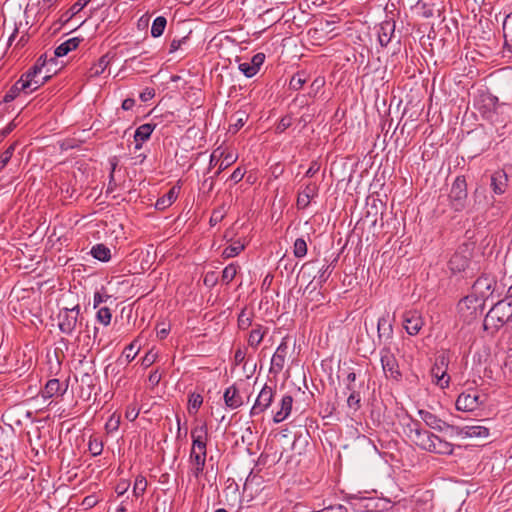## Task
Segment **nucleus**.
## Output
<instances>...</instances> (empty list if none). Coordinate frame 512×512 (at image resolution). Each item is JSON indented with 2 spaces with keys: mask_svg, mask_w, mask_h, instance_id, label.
Wrapping results in <instances>:
<instances>
[{
  "mask_svg": "<svg viewBox=\"0 0 512 512\" xmlns=\"http://www.w3.org/2000/svg\"><path fill=\"white\" fill-rule=\"evenodd\" d=\"M192 447L189 454L190 473L196 479L202 475L206 463L208 429L206 424L191 430Z\"/></svg>",
  "mask_w": 512,
  "mask_h": 512,
  "instance_id": "1",
  "label": "nucleus"
},
{
  "mask_svg": "<svg viewBox=\"0 0 512 512\" xmlns=\"http://www.w3.org/2000/svg\"><path fill=\"white\" fill-rule=\"evenodd\" d=\"M485 303L478 296L468 295L457 304V314L461 320H478L484 315Z\"/></svg>",
  "mask_w": 512,
  "mask_h": 512,
  "instance_id": "2",
  "label": "nucleus"
},
{
  "mask_svg": "<svg viewBox=\"0 0 512 512\" xmlns=\"http://www.w3.org/2000/svg\"><path fill=\"white\" fill-rule=\"evenodd\" d=\"M467 182L463 175L457 176L452 183L448 199L451 209L455 212H461L465 209L467 203Z\"/></svg>",
  "mask_w": 512,
  "mask_h": 512,
  "instance_id": "3",
  "label": "nucleus"
},
{
  "mask_svg": "<svg viewBox=\"0 0 512 512\" xmlns=\"http://www.w3.org/2000/svg\"><path fill=\"white\" fill-rule=\"evenodd\" d=\"M405 433L418 447L428 451L432 445L434 434L423 430L419 421L410 419L405 425Z\"/></svg>",
  "mask_w": 512,
  "mask_h": 512,
  "instance_id": "4",
  "label": "nucleus"
},
{
  "mask_svg": "<svg viewBox=\"0 0 512 512\" xmlns=\"http://www.w3.org/2000/svg\"><path fill=\"white\" fill-rule=\"evenodd\" d=\"M118 304L116 299L107 293L96 292L93 299V309H96V320H111L113 308Z\"/></svg>",
  "mask_w": 512,
  "mask_h": 512,
  "instance_id": "5",
  "label": "nucleus"
},
{
  "mask_svg": "<svg viewBox=\"0 0 512 512\" xmlns=\"http://www.w3.org/2000/svg\"><path fill=\"white\" fill-rule=\"evenodd\" d=\"M448 365L449 356L446 353H441L437 356L436 361L431 368V376L434 383L442 389L449 386L450 377L447 375Z\"/></svg>",
  "mask_w": 512,
  "mask_h": 512,
  "instance_id": "6",
  "label": "nucleus"
},
{
  "mask_svg": "<svg viewBox=\"0 0 512 512\" xmlns=\"http://www.w3.org/2000/svg\"><path fill=\"white\" fill-rule=\"evenodd\" d=\"M37 66L30 67L25 73L21 75L22 81L31 83L30 90L32 92L36 91L38 88H40L42 85H44L46 82H48L51 79V68H47L45 73L42 75V72L37 70Z\"/></svg>",
  "mask_w": 512,
  "mask_h": 512,
  "instance_id": "7",
  "label": "nucleus"
},
{
  "mask_svg": "<svg viewBox=\"0 0 512 512\" xmlns=\"http://www.w3.org/2000/svg\"><path fill=\"white\" fill-rule=\"evenodd\" d=\"M319 186L316 182L303 183L297 193L296 206L299 210L307 208L310 201L318 195Z\"/></svg>",
  "mask_w": 512,
  "mask_h": 512,
  "instance_id": "8",
  "label": "nucleus"
},
{
  "mask_svg": "<svg viewBox=\"0 0 512 512\" xmlns=\"http://www.w3.org/2000/svg\"><path fill=\"white\" fill-rule=\"evenodd\" d=\"M511 317L512 302L501 300L485 314L484 320H511Z\"/></svg>",
  "mask_w": 512,
  "mask_h": 512,
  "instance_id": "9",
  "label": "nucleus"
},
{
  "mask_svg": "<svg viewBox=\"0 0 512 512\" xmlns=\"http://www.w3.org/2000/svg\"><path fill=\"white\" fill-rule=\"evenodd\" d=\"M482 401L476 391L461 393L456 400V408L460 411L470 412L476 410Z\"/></svg>",
  "mask_w": 512,
  "mask_h": 512,
  "instance_id": "10",
  "label": "nucleus"
},
{
  "mask_svg": "<svg viewBox=\"0 0 512 512\" xmlns=\"http://www.w3.org/2000/svg\"><path fill=\"white\" fill-rule=\"evenodd\" d=\"M381 364L386 377L395 380L401 377L396 357L389 350L381 351Z\"/></svg>",
  "mask_w": 512,
  "mask_h": 512,
  "instance_id": "11",
  "label": "nucleus"
},
{
  "mask_svg": "<svg viewBox=\"0 0 512 512\" xmlns=\"http://www.w3.org/2000/svg\"><path fill=\"white\" fill-rule=\"evenodd\" d=\"M418 415L421 420L431 429H434L439 432L451 431L454 433L455 427L441 420L435 414L427 411V410H419Z\"/></svg>",
  "mask_w": 512,
  "mask_h": 512,
  "instance_id": "12",
  "label": "nucleus"
},
{
  "mask_svg": "<svg viewBox=\"0 0 512 512\" xmlns=\"http://www.w3.org/2000/svg\"><path fill=\"white\" fill-rule=\"evenodd\" d=\"M286 337L283 338L282 343L278 346L276 349V352L273 354L271 359V367L269 370V375H273V377L276 379L277 376L282 373L284 365H285V359H286V343H285Z\"/></svg>",
  "mask_w": 512,
  "mask_h": 512,
  "instance_id": "13",
  "label": "nucleus"
},
{
  "mask_svg": "<svg viewBox=\"0 0 512 512\" xmlns=\"http://www.w3.org/2000/svg\"><path fill=\"white\" fill-rule=\"evenodd\" d=\"M273 399V392L270 387L264 386L260 391L253 407L251 408V416H255L267 409Z\"/></svg>",
  "mask_w": 512,
  "mask_h": 512,
  "instance_id": "14",
  "label": "nucleus"
},
{
  "mask_svg": "<svg viewBox=\"0 0 512 512\" xmlns=\"http://www.w3.org/2000/svg\"><path fill=\"white\" fill-rule=\"evenodd\" d=\"M496 284V281L490 275H482L477 278V280L473 284V290L480 295L479 298L484 300L485 297H488L493 292V287Z\"/></svg>",
  "mask_w": 512,
  "mask_h": 512,
  "instance_id": "15",
  "label": "nucleus"
},
{
  "mask_svg": "<svg viewBox=\"0 0 512 512\" xmlns=\"http://www.w3.org/2000/svg\"><path fill=\"white\" fill-rule=\"evenodd\" d=\"M454 433L463 438H485L489 435V429L480 425H472L462 428L455 427Z\"/></svg>",
  "mask_w": 512,
  "mask_h": 512,
  "instance_id": "16",
  "label": "nucleus"
},
{
  "mask_svg": "<svg viewBox=\"0 0 512 512\" xmlns=\"http://www.w3.org/2000/svg\"><path fill=\"white\" fill-rule=\"evenodd\" d=\"M30 85H31V83H29V82L24 83L22 81V79L20 78L5 93V95L3 97V102L9 103V102L13 101L16 97L19 96V94L21 92H23L26 95L32 93V91L29 89Z\"/></svg>",
  "mask_w": 512,
  "mask_h": 512,
  "instance_id": "17",
  "label": "nucleus"
},
{
  "mask_svg": "<svg viewBox=\"0 0 512 512\" xmlns=\"http://www.w3.org/2000/svg\"><path fill=\"white\" fill-rule=\"evenodd\" d=\"M179 193V186L171 187L167 193L157 199L155 208L159 211H164L169 208L177 200Z\"/></svg>",
  "mask_w": 512,
  "mask_h": 512,
  "instance_id": "18",
  "label": "nucleus"
},
{
  "mask_svg": "<svg viewBox=\"0 0 512 512\" xmlns=\"http://www.w3.org/2000/svg\"><path fill=\"white\" fill-rule=\"evenodd\" d=\"M68 385L61 384L58 379H50L41 392L43 398L48 399L54 396L63 395L67 390Z\"/></svg>",
  "mask_w": 512,
  "mask_h": 512,
  "instance_id": "19",
  "label": "nucleus"
},
{
  "mask_svg": "<svg viewBox=\"0 0 512 512\" xmlns=\"http://www.w3.org/2000/svg\"><path fill=\"white\" fill-rule=\"evenodd\" d=\"M394 31L395 23L393 21H384L379 25L377 35L378 41L382 47H385L390 43Z\"/></svg>",
  "mask_w": 512,
  "mask_h": 512,
  "instance_id": "20",
  "label": "nucleus"
},
{
  "mask_svg": "<svg viewBox=\"0 0 512 512\" xmlns=\"http://www.w3.org/2000/svg\"><path fill=\"white\" fill-rule=\"evenodd\" d=\"M508 177L504 170H497L491 175V188L497 195H501L506 191Z\"/></svg>",
  "mask_w": 512,
  "mask_h": 512,
  "instance_id": "21",
  "label": "nucleus"
},
{
  "mask_svg": "<svg viewBox=\"0 0 512 512\" xmlns=\"http://www.w3.org/2000/svg\"><path fill=\"white\" fill-rule=\"evenodd\" d=\"M470 262V259L460 252H455L449 262L448 266L452 273H459L462 271H465V269L468 267Z\"/></svg>",
  "mask_w": 512,
  "mask_h": 512,
  "instance_id": "22",
  "label": "nucleus"
},
{
  "mask_svg": "<svg viewBox=\"0 0 512 512\" xmlns=\"http://www.w3.org/2000/svg\"><path fill=\"white\" fill-rule=\"evenodd\" d=\"M224 401L227 407L236 409L243 404L242 398L239 395L238 389L233 385L228 387L224 392Z\"/></svg>",
  "mask_w": 512,
  "mask_h": 512,
  "instance_id": "23",
  "label": "nucleus"
},
{
  "mask_svg": "<svg viewBox=\"0 0 512 512\" xmlns=\"http://www.w3.org/2000/svg\"><path fill=\"white\" fill-rule=\"evenodd\" d=\"M140 347H141V345L139 343V340L138 339L133 340L129 345H127L124 348V350H123L121 356L118 358L117 362L119 364H122L123 362L130 363L137 356V354L140 350Z\"/></svg>",
  "mask_w": 512,
  "mask_h": 512,
  "instance_id": "24",
  "label": "nucleus"
},
{
  "mask_svg": "<svg viewBox=\"0 0 512 512\" xmlns=\"http://www.w3.org/2000/svg\"><path fill=\"white\" fill-rule=\"evenodd\" d=\"M82 38L80 37H73L65 42L61 43L59 46H57L54 50V56L55 57H63L67 55L69 52L77 49L79 44L82 42Z\"/></svg>",
  "mask_w": 512,
  "mask_h": 512,
  "instance_id": "25",
  "label": "nucleus"
},
{
  "mask_svg": "<svg viewBox=\"0 0 512 512\" xmlns=\"http://www.w3.org/2000/svg\"><path fill=\"white\" fill-rule=\"evenodd\" d=\"M91 0H78L59 18L61 25H66L72 20L82 9H84Z\"/></svg>",
  "mask_w": 512,
  "mask_h": 512,
  "instance_id": "26",
  "label": "nucleus"
},
{
  "mask_svg": "<svg viewBox=\"0 0 512 512\" xmlns=\"http://www.w3.org/2000/svg\"><path fill=\"white\" fill-rule=\"evenodd\" d=\"M428 452L442 455H450L453 453V445L435 435L432 445Z\"/></svg>",
  "mask_w": 512,
  "mask_h": 512,
  "instance_id": "27",
  "label": "nucleus"
},
{
  "mask_svg": "<svg viewBox=\"0 0 512 512\" xmlns=\"http://www.w3.org/2000/svg\"><path fill=\"white\" fill-rule=\"evenodd\" d=\"M110 64L108 54L101 56L96 63H94L88 71V77L95 78L100 76Z\"/></svg>",
  "mask_w": 512,
  "mask_h": 512,
  "instance_id": "28",
  "label": "nucleus"
},
{
  "mask_svg": "<svg viewBox=\"0 0 512 512\" xmlns=\"http://www.w3.org/2000/svg\"><path fill=\"white\" fill-rule=\"evenodd\" d=\"M156 128V124L152 123H145L140 125L134 133V140L135 142L139 141H147L150 139L151 134Z\"/></svg>",
  "mask_w": 512,
  "mask_h": 512,
  "instance_id": "29",
  "label": "nucleus"
},
{
  "mask_svg": "<svg viewBox=\"0 0 512 512\" xmlns=\"http://www.w3.org/2000/svg\"><path fill=\"white\" fill-rule=\"evenodd\" d=\"M90 253L95 259H97L101 262H108L111 259V251L104 244L94 245L92 247Z\"/></svg>",
  "mask_w": 512,
  "mask_h": 512,
  "instance_id": "30",
  "label": "nucleus"
},
{
  "mask_svg": "<svg viewBox=\"0 0 512 512\" xmlns=\"http://www.w3.org/2000/svg\"><path fill=\"white\" fill-rule=\"evenodd\" d=\"M504 45L512 51V13L508 14L503 21Z\"/></svg>",
  "mask_w": 512,
  "mask_h": 512,
  "instance_id": "31",
  "label": "nucleus"
},
{
  "mask_svg": "<svg viewBox=\"0 0 512 512\" xmlns=\"http://www.w3.org/2000/svg\"><path fill=\"white\" fill-rule=\"evenodd\" d=\"M309 74L304 71H297L290 77V89L298 90L308 81Z\"/></svg>",
  "mask_w": 512,
  "mask_h": 512,
  "instance_id": "32",
  "label": "nucleus"
},
{
  "mask_svg": "<svg viewBox=\"0 0 512 512\" xmlns=\"http://www.w3.org/2000/svg\"><path fill=\"white\" fill-rule=\"evenodd\" d=\"M237 160V156L234 155L232 152H227L224 149V155L221 157V162L219 164V167L217 171L215 172V177H218L221 172H223L225 169H227L229 166H231L233 163H235Z\"/></svg>",
  "mask_w": 512,
  "mask_h": 512,
  "instance_id": "33",
  "label": "nucleus"
},
{
  "mask_svg": "<svg viewBox=\"0 0 512 512\" xmlns=\"http://www.w3.org/2000/svg\"><path fill=\"white\" fill-rule=\"evenodd\" d=\"M167 25V20L164 16H158L154 19L151 26V35L154 38L160 37Z\"/></svg>",
  "mask_w": 512,
  "mask_h": 512,
  "instance_id": "34",
  "label": "nucleus"
},
{
  "mask_svg": "<svg viewBox=\"0 0 512 512\" xmlns=\"http://www.w3.org/2000/svg\"><path fill=\"white\" fill-rule=\"evenodd\" d=\"M288 417V395H283L281 399V409L273 416L274 423H280Z\"/></svg>",
  "mask_w": 512,
  "mask_h": 512,
  "instance_id": "35",
  "label": "nucleus"
},
{
  "mask_svg": "<svg viewBox=\"0 0 512 512\" xmlns=\"http://www.w3.org/2000/svg\"><path fill=\"white\" fill-rule=\"evenodd\" d=\"M18 143L13 142L10 144L4 152L0 154V172L6 167V165L10 162L14 151L17 147Z\"/></svg>",
  "mask_w": 512,
  "mask_h": 512,
  "instance_id": "36",
  "label": "nucleus"
},
{
  "mask_svg": "<svg viewBox=\"0 0 512 512\" xmlns=\"http://www.w3.org/2000/svg\"><path fill=\"white\" fill-rule=\"evenodd\" d=\"M265 331L262 330L261 326L252 329L249 333L248 344L249 346L256 348L262 341Z\"/></svg>",
  "mask_w": 512,
  "mask_h": 512,
  "instance_id": "37",
  "label": "nucleus"
},
{
  "mask_svg": "<svg viewBox=\"0 0 512 512\" xmlns=\"http://www.w3.org/2000/svg\"><path fill=\"white\" fill-rule=\"evenodd\" d=\"M238 266L236 264L227 265L222 271L221 281L224 284H229L237 275Z\"/></svg>",
  "mask_w": 512,
  "mask_h": 512,
  "instance_id": "38",
  "label": "nucleus"
},
{
  "mask_svg": "<svg viewBox=\"0 0 512 512\" xmlns=\"http://www.w3.org/2000/svg\"><path fill=\"white\" fill-rule=\"evenodd\" d=\"M243 250L244 245L240 241H235L224 249L223 256L225 258H232L237 256Z\"/></svg>",
  "mask_w": 512,
  "mask_h": 512,
  "instance_id": "39",
  "label": "nucleus"
},
{
  "mask_svg": "<svg viewBox=\"0 0 512 512\" xmlns=\"http://www.w3.org/2000/svg\"><path fill=\"white\" fill-rule=\"evenodd\" d=\"M203 403V397L200 394L192 393L188 400L189 413H196Z\"/></svg>",
  "mask_w": 512,
  "mask_h": 512,
  "instance_id": "40",
  "label": "nucleus"
},
{
  "mask_svg": "<svg viewBox=\"0 0 512 512\" xmlns=\"http://www.w3.org/2000/svg\"><path fill=\"white\" fill-rule=\"evenodd\" d=\"M147 488V480L144 476L138 475L133 486V493L136 497L142 496Z\"/></svg>",
  "mask_w": 512,
  "mask_h": 512,
  "instance_id": "41",
  "label": "nucleus"
},
{
  "mask_svg": "<svg viewBox=\"0 0 512 512\" xmlns=\"http://www.w3.org/2000/svg\"><path fill=\"white\" fill-rule=\"evenodd\" d=\"M293 253L297 258H302L307 254V243L304 238H297L293 245Z\"/></svg>",
  "mask_w": 512,
  "mask_h": 512,
  "instance_id": "42",
  "label": "nucleus"
},
{
  "mask_svg": "<svg viewBox=\"0 0 512 512\" xmlns=\"http://www.w3.org/2000/svg\"><path fill=\"white\" fill-rule=\"evenodd\" d=\"M88 450L93 456H98L103 451V443L97 438L90 439L88 443Z\"/></svg>",
  "mask_w": 512,
  "mask_h": 512,
  "instance_id": "43",
  "label": "nucleus"
},
{
  "mask_svg": "<svg viewBox=\"0 0 512 512\" xmlns=\"http://www.w3.org/2000/svg\"><path fill=\"white\" fill-rule=\"evenodd\" d=\"M224 155V149L222 147H218L216 148L212 154L210 155V160H209V167H208V173L210 172V170L215 166L217 165V163L219 162V160L221 159V157Z\"/></svg>",
  "mask_w": 512,
  "mask_h": 512,
  "instance_id": "44",
  "label": "nucleus"
},
{
  "mask_svg": "<svg viewBox=\"0 0 512 512\" xmlns=\"http://www.w3.org/2000/svg\"><path fill=\"white\" fill-rule=\"evenodd\" d=\"M156 334L159 339H164L167 337L171 330V326L169 322H158L156 326Z\"/></svg>",
  "mask_w": 512,
  "mask_h": 512,
  "instance_id": "45",
  "label": "nucleus"
},
{
  "mask_svg": "<svg viewBox=\"0 0 512 512\" xmlns=\"http://www.w3.org/2000/svg\"><path fill=\"white\" fill-rule=\"evenodd\" d=\"M285 168H286V165L285 163H282L280 161H277V162H274L271 167H270V171H271V175L274 179H277L278 177H280L281 175H283L284 171H285Z\"/></svg>",
  "mask_w": 512,
  "mask_h": 512,
  "instance_id": "46",
  "label": "nucleus"
},
{
  "mask_svg": "<svg viewBox=\"0 0 512 512\" xmlns=\"http://www.w3.org/2000/svg\"><path fill=\"white\" fill-rule=\"evenodd\" d=\"M239 70L248 78H251L257 74L256 69L250 62L240 63Z\"/></svg>",
  "mask_w": 512,
  "mask_h": 512,
  "instance_id": "47",
  "label": "nucleus"
},
{
  "mask_svg": "<svg viewBox=\"0 0 512 512\" xmlns=\"http://www.w3.org/2000/svg\"><path fill=\"white\" fill-rule=\"evenodd\" d=\"M352 392L350 393L348 399H347V405L352 408L353 410H357L360 406V401H361V398H360V394L351 390Z\"/></svg>",
  "mask_w": 512,
  "mask_h": 512,
  "instance_id": "48",
  "label": "nucleus"
},
{
  "mask_svg": "<svg viewBox=\"0 0 512 512\" xmlns=\"http://www.w3.org/2000/svg\"><path fill=\"white\" fill-rule=\"evenodd\" d=\"M203 283L207 287H214L218 283V275L214 271H209L205 274Z\"/></svg>",
  "mask_w": 512,
  "mask_h": 512,
  "instance_id": "49",
  "label": "nucleus"
},
{
  "mask_svg": "<svg viewBox=\"0 0 512 512\" xmlns=\"http://www.w3.org/2000/svg\"><path fill=\"white\" fill-rule=\"evenodd\" d=\"M404 328L409 335H416L422 328V322H406Z\"/></svg>",
  "mask_w": 512,
  "mask_h": 512,
  "instance_id": "50",
  "label": "nucleus"
},
{
  "mask_svg": "<svg viewBox=\"0 0 512 512\" xmlns=\"http://www.w3.org/2000/svg\"><path fill=\"white\" fill-rule=\"evenodd\" d=\"M319 169L320 165L316 161L311 162L309 168L304 173L300 182H302L304 178H312L319 171Z\"/></svg>",
  "mask_w": 512,
  "mask_h": 512,
  "instance_id": "51",
  "label": "nucleus"
},
{
  "mask_svg": "<svg viewBox=\"0 0 512 512\" xmlns=\"http://www.w3.org/2000/svg\"><path fill=\"white\" fill-rule=\"evenodd\" d=\"M77 322H58V327L64 334H71L76 328Z\"/></svg>",
  "mask_w": 512,
  "mask_h": 512,
  "instance_id": "52",
  "label": "nucleus"
},
{
  "mask_svg": "<svg viewBox=\"0 0 512 512\" xmlns=\"http://www.w3.org/2000/svg\"><path fill=\"white\" fill-rule=\"evenodd\" d=\"M154 97L155 89L151 87H146L139 95V98L142 102H148Z\"/></svg>",
  "mask_w": 512,
  "mask_h": 512,
  "instance_id": "53",
  "label": "nucleus"
},
{
  "mask_svg": "<svg viewBox=\"0 0 512 512\" xmlns=\"http://www.w3.org/2000/svg\"><path fill=\"white\" fill-rule=\"evenodd\" d=\"M66 320H77L80 316V307L79 305H75L74 307L68 309L66 308Z\"/></svg>",
  "mask_w": 512,
  "mask_h": 512,
  "instance_id": "54",
  "label": "nucleus"
},
{
  "mask_svg": "<svg viewBox=\"0 0 512 512\" xmlns=\"http://www.w3.org/2000/svg\"><path fill=\"white\" fill-rule=\"evenodd\" d=\"M264 61H265V55L263 53H257L251 58L250 63L253 65V67L258 72L261 65L264 63Z\"/></svg>",
  "mask_w": 512,
  "mask_h": 512,
  "instance_id": "55",
  "label": "nucleus"
},
{
  "mask_svg": "<svg viewBox=\"0 0 512 512\" xmlns=\"http://www.w3.org/2000/svg\"><path fill=\"white\" fill-rule=\"evenodd\" d=\"M284 432L285 430H272L270 434L272 436L271 442L275 445L280 444L286 438Z\"/></svg>",
  "mask_w": 512,
  "mask_h": 512,
  "instance_id": "56",
  "label": "nucleus"
},
{
  "mask_svg": "<svg viewBox=\"0 0 512 512\" xmlns=\"http://www.w3.org/2000/svg\"><path fill=\"white\" fill-rule=\"evenodd\" d=\"M47 63H48L47 54L44 53L39 56V58L36 60V62L34 63L33 66H37V68H38L37 70H39L42 73L43 72L45 73Z\"/></svg>",
  "mask_w": 512,
  "mask_h": 512,
  "instance_id": "57",
  "label": "nucleus"
},
{
  "mask_svg": "<svg viewBox=\"0 0 512 512\" xmlns=\"http://www.w3.org/2000/svg\"><path fill=\"white\" fill-rule=\"evenodd\" d=\"M156 357L157 355L152 353L151 351H149L148 353H146V355L141 359V366H143L144 368H147L149 366H151L155 360H156Z\"/></svg>",
  "mask_w": 512,
  "mask_h": 512,
  "instance_id": "58",
  "label": "nucleus"
},
{
  "mask_svg": "<svg viewBox=\"0 0 512 512\" xmlns=\"http://www.w3.org/2000/svg\"><path fill=\"white\" fill-rule=\"evenodd\" d=\"M188 37H182L181 39H173L170 43L169 53L176 52L182 44H184L187 41Z\"/></svg>",
  "mask_w": 512,
  "mask_h": 512,
  "instance_id": "59",
  "label": "nucleus"
},
{
  "mask_svg": "<svg viewBox=\"0 0 512 512\" xmlns=\"http://www.w3.org/2000/svg\"><path fill=\"white\" fill-rule=\"evenodd\" d=\"M15 127L16 124L12 121L0 130V143L15 129Z\"/></svg>",
  "mask_w": 512,
  "mask_h": 512,
  "instance_id": "60",
  "label": "nucleus"
},
{
  "mask_svg": "<svg viewBox=\"0 0 512 512\" xmlns=\"http://www.w3.org/2000/svg\"><path fill=\"white\" fill-rule=\"evenodd\" d=\"M319 276H318V282L319 283H323V282H326L327 279L329 278V276L331 275L332 273V269L330 268V266H326V267H323L320 272H319Z\"/></svg>",
  "mask_w": 512,
  "mask_h": 512,
  "instance_id": "61",
  "label": "nucleus"
},
{
  "mask_svg": "<svg viewBox=\"0 0 512 512\" xmlns=\"http://www.w3.org/2000/svg\"><path fill=\"white\" fill-rule=\"evenodd\" d=\"M223 217L224 215L221 210H214L209 220L210 225L215 226L223 219Z\"/></svg>",
  "mask_w": 512,
  "mask_h": 512,
  "instance_id": "62",
  "label": "nucleus"
},
{
  "mask_svg": "<svg viewBox=\"0 0 512 512\" xmlns=\"http://www.w3.org/2000/svg\"><path fill=\"white\" fill-rule=\"evenodd\" d=\"M215 175L214 176H211V177H208L206 178L203 183H202V188L204 190H206L207 193H210L213 188H214V184H215Z\"/></svg>",
  "mask_w": 512,
  "mask_h": 512,
  "instance_id": "63",
  "label": "nucleus"
},
{
  "mask_svg": "<svg viewBox=\"0 0 512 512\" xmlns=\"http://www.w3.org/2000/svg\"><path fill=\"white\" fill-rule=\"evenodd\" d=\"M320 512H348V510L345 506H343L341 504H337V505H331V506L325 507Z\"/></svg>",
  "mask_w": 512,
  "mask_h": 512,
  "instance_id": "64",
  "label": "nucleus"
}]
</instances>
